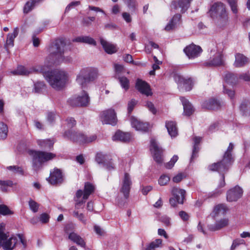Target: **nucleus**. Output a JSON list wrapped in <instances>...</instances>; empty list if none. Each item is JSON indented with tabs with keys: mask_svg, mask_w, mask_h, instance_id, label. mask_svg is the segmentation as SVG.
I'll return each mask as SVG.
<instances>
[{
	"mask_svg": "<svg viewBox=\"0 0 250 250\" xmlns=\"http://www.w3.org/2000/svg\"><path fill=\"white\" fill-rule=\"evenodd\" d=\"M98 77V70L94 67L82 69L77 76L76 82L82 87L86 86L87 83L92 82Z\"/></svg>",
	"mask_w": 250,
	"mask_h": 250,
	"instance_id": "nucleus-5",
	"label": "nucleus"
},
{
	"mask_svg": "<svg viewBox=\"0 0 250 250\" xmlns=\"http://www.w3.org/2000/svg\"><path fill=\"white\" fill-rule=\"evenodd\" d=\"M40 1L41 0H30L27 1L23 8L24 13L27 14L31 11Z\"/></svg>",
	"mask_w": 250,
	"mask_h": 250,
	"instance_id": "nucleus-40",
	"label": "nucleus"
},
{
	"mask_svg": "<svg viewBox=\"0 0 250 250\" xmlns=\"http://www.w3.org/2000/svg\"><path fill=\"white\" fill-rule=\"evenodd\" d=\"M106 156L102 153H98L96 157V161L98 164H104Z\"/></svg>",
	"mask_w": 250,
	"mask_h": 250,
	"instance_id": "nucleus-55",
	"label": "nucleus"
},
{
	"mask_svg": "<svg viewBox=\"0 0 250 250\" xmlns=\"http://www.w3.org/2000/svg\"><path fill=\"white\" fill-rule=\"evenodd\" d=\"M100 42L105 52L109 54H112L117 51L116 46L114 44L107 42L103 38L100 39Z\"/></svg>",
	"mask_w": 250,
	"mask_h": 250,
	"instance_id": "nucleus-26",
	"label": "nucleus"
},
{
	"mask_svg": "<svg viewBox=\"0 0 250 250\" xmlns=\"http://www.w3.org/2000/svg\"><path fill=\"white\" fill-rule=\"evenodd\" d=\"M180 100L182 103L184 107V114L188 116H190L194 110L191 104L184 97H181Z\"/></svg>",
	"mask_w": 250,
	"mask_h": 250,
	"instance_id": "nucleus-29",
	"label": "nucleus"
},
{
	"mask_svg": "<svg viewBox=\"0 0 250 250\" xmlns=\"http://www.w3.org/2000/svg\"><path fill=\"white\" fill-rule=\"evenodd\" d=\"M114 69L115 78H117L119 76H121V75L125 72V69L124 65L121 64L115 63L114 64Z\"/></svg>",
	"mask_w": 250,
	"mask_h": 250,
	"instance_id": "nucleus-42",
	"label": "nucleus"
},
{
	"mask_svg": "<svg viewBox=\"0 0 250 250\" xmlns=\"http://www.w3.org/2000/svg\"><path fill=\"white\" fill-rule=\"evenodd\" d=\"M127 5L128 7L132 10H134L137 6V2L135 0H123Z\"/></svg>",
	"mask_w": 250,
	"mask_h": 250,
	"instance_id": "nucleus-54",
	"label": "nucleus"
},
{
	"mask_svg": "<svg viewBox=\"0 0 250 250\" xmlns=\"http://www.w3.org/2000/svg\"><path fill=\"white\" fill-rule=\"evenodd\" d=\"M181 18V16L180 14H175L170 21L168 22V23L166 25L165 27V30L167 31H170L174 29L177 23L180 21Z\"/></svg>",
	"mask_w": 250,
	"mask_h": 250,
	"instance_id": "nucleus-33",
	"label": "nucleus"
},
{
	"mask_svg": "<svg viewBox=\"0 0 250 250\" xmlns=\"http://www.w3.org/2000/svg\"><path fill=\"white\" fill-rule=\"evenodd\" d=\"M238 78L240 79H242L246 82H250V74L249 72L243 73L240 75Z\"/></svg>",
	"mask_w": 250,
	"mask_h": 250,
	"instance_id": "nucleus-64",
	"label": "nucleus"
},
{
	"mask_svg": "<svg viewBox=\"0 0 250 250\" xmlns=\"http://www.w3.org/2000/svg\"><path fill=\"white\" fill-rule=\"evenodd\" d=\"M73 215L77 218L80 221H81L84 224H86V220L84 218V216L83 213H79L77 210H74L73 212Z\"/></svg>",
	"mask_w": 250,
	"mask_h": 250,
	"instance_id": "nucleus-52",
	"label": "nucleus"
},
{
	"mask_svg": "<svg viewBox=\"0 0 250 250\" xmlns=\"http://www.w3.org/2000/svg\"><path fill=\"white\" fill-rule=\"evenodd\" d=\"M45 84L43 82H38L34 84V91L35 93H39L44 89Z\"/></svg>",
	"mask_w": 250,
	"mask_h": 250,
	"instance_id": "nucleus-47",
	"label": "nucleus"
},
{
	"mask_svg": "<svg viewBox=\"0 0 250 250\" xmlns=\"http://www.w3.org/2000/svg\"><path fill=\"white\" fill-rule=\"evenodd\" d=\"M228 210V208L226 205L223 204L217 205L215 206L213 209L214 216L224 215Z\"/></svg>",
	"mask_w": 250,
	"mask_h": 250,
	"instance_id": "nucleus-34",
	"label": "nucleus"
},
{
	"mask_svg": "<svg viewBox=\"0 0 250 250\" xmlns=\"http://www.w3.org/2000/svg\"><path fill=\"white\" fill-rule=\"evenodd\" d=\"M202 138L201 137H195L194 138V145L192 151V155L191 159L192 160L194 158L196 157V155L198 151V145L200 143Z\"/></svg>",
	"mask_w": 250,
	"mask_h": 250,
	"instance_id": "nucleus-45",
	"label": "nucleus"
},
{
	"mask_svg": "<svg viewBox=\"0 0 250 250\" xmlns=\"http://www.w3.org/2000/svg\"><path fill=\"white\" fill-rule=\"evenodd\" d=\"M229 224V220L227 218H224L222 219H221L218 221H217L214 225V226H213L212 228H210V229L212 230L215 231L216 230H219L222 228H224L227 226H228Z\"/></svg>",
	"mask_w": 250,
	"mask_h": 250,
	"instance_id": "nucleus-39",
	"label": "nucleus"
},
{
	"mask_svg": "<svg viewBox=\"0 0 250 250\" xmlns=\"http://www.w3.org/2000/svg\"><path fill=\"white\" fill-rule=\"evenodd\" d=\"M68 239L83 248L85 247L86 243L84 239L82 238L81 236L74 232H71L69 234Z\"/></svg>",
	"mask_w": 250,
	"mask_h": 250,
	"instance_id": "nucleus-28",
	"label": "nucleus"
},
{
	"mask_svg": "<svg viewBox=\"0 0 250 250\" xmlns=\"http://www.w3.org/2000/svg\"><path fill=\"white\" fill-rule=\"evenodd\" d=\"M211 52L213 55L208 61L204 62L205 66H219L225 65V61L222 51H216L214 50Z\"/></svg>",
	"mask_w": 250,
	"mask_h": 250,
	"instance_id": "nucleus-8",
	"label": "nucleus"
},
{
	"mask_svg": "<svg viewBox=\"0 0 250 250\" xmlns=\"http://www.w3.org/2000/svg\"><path fill=\"white\" fill-rule=\"evenodd\" d=\"M232 161L223 157V159L217 163H213L208 166V169L212 171H217L220 174L224 175L231 164Z\"/></svg>",
	"mask_w": 250,
	"mask_h": 250,
	"instance_id": "nucleus-9",
	"label": "nucleus"
},
{
	"mask_svg": "<svg viewBox=\"0 0 250 250\" xmlns=\"http://www.w3.org/2000/svg\"><path fill=\"white\" fill-rule=\"evenodd\" d=\"M135 87L141 94L146 96H151L152 94L149 84L142 80L138 79L136 81Z\"/></svg>",
	"mask_w": 250,
	"mask_h": 250,
	"instance_id": "nucleus-18",
	"label": "nucleus"
},
{
	"mask_svg": "<svg viewBox=\"0 0 250 250\" xmlns=\"http://www.w3.org/2000/svg\"><path fill=\"white\" fill-rule=\"evenodd\" d=\"M244 240L242 239H236L233 241L231 247V250H234L239 245L244 243Z\"/></svg>",
	"mask_w": 250,
	"mask_h": 250,
	"instance_id": "nucleus-63",
	"label": "nucleus"
},
{
	"mask_svg": "<svg viewBox=\"0 0 250 250\" xmlns=\"http://www.w3.org/2000/svg\"><path fill=\"white\" fill-rule=\"evenodd\" d=\"M40 70L50 85L56 90L63 89L68 82L69 75L63 70L55 69L49 71L45 70L43 66H42Z\"/></svg>",
	"mask_w": 250,
	"mask_h": 250,
	"instance_id": "nucleus-1",
	"label": "nucleus"
},
{
	"mask_svg": "<svg viewBox=\"0 0 250 250\" xmlns=\"http://www.w3.org/2000/svg\"><path fill=\"white\" fill-rule=\"evenodd\" d=\"M132 182L130 175L127 173H125L122 180V187L120 191L123 193L125 197L127 198L129 196Z\"/></svg>",
	"mask_w": 250,
	"mask_h": 250,
	"instance_id": "nucleus-16",
	"label": "nucleus"
},
{
	"mask_svg": "<svg viewBox=\"0 0 250 250\" xmlns=\"http://www.w3.org/2000/svg\"><path fill=\"white\" fill-rule=\"evenodd\" d=\"M117 79L118 80L123 88H124L125 91L129 89V81L126 77L119 76Z\"/></svg>",
	"mask_w": 250,
	"mask_h": 250,
	"instance_id": "nucleus-41",
	"label": "nucleus"
},
{
	"mask_svg": "<svg viewBox=\"0 0 250 250\" xmlns=\"http://www.w3.org/2000/svg\"><path fill=\"white\" fill-rule=\"evenodd\" d=\"M162 240L157 239L148 244L145 249V250H155L157 248L162 246Z\"/></svg>",
	"mask_w": 250,
	"mask_h": 250,
	"instance_id": "nucleus-38",
	"label": "nucleus"
},
{
	"mask_svg": "<svg viewBox=\"0 0 250 250\" xmlns=\"http://www.w3.org/2000/svg\"><path fill=\"white\" fill-rule=\"evenodd\" d=\"M232 12L236 14L238 12L237 0H227Z\"/></svg>",
	"mask_w": 250,
	"mask_h": 250,
	"instance_id": "nucleus-49",
	"label": "nucleus"
},
{
	"mask_svg": "<svg viewBox=\"0 0 250 250\" xmlns=\"http://www.w3.org/2000/svg\"><path fill=\"white\" fill-rule=\"evenodd\" d=\"M132 136L128 132H124L120 130L117 131L112 137L113 141H118L123 143H128L131 141Z\"/></svg>",
	"mask_w": 250,
	"mask_h": 250,
	"instance_id": "nucleus-22",
	"label": "nucleus"
},
{
	"mask_svg": "<svg viewBox=\"0 0 250 250\" xmlns=\"http://www.w3.org/2000/svg\"><path fill=\"white\" fill-rule=\"evenodd\" d=\"M166 127L167 130L169 135L171 137H175L178 134V129L176 124L174 121H166Z\"/></svg>",
	"mask_w": 250,
	"mask_h": 250,
	"instance_id": "nucleus-30",
	"label": "nucleus"
},
{
	"mask_svg": "<svg viewBox=\"0 0 250 250\" xmlns=\"http://www.w3.org/2000/svg\"><path fill=\"white\" fill-rule=\"evenodd\" d=\"M243 194V189L236 186L229 189L227 192V200L229 202H235L239 199Z\"/></svg>",
	"mask_w": 250,
	"mask_h": 250,
	"instance_id": "nucleus-14",
	"label": "nucleus"
},
{
	"mask_svg": "<svg viewBox=\"0 0 250 250\" xmlns=\"http://www.w3.org/2000/svg\"><path fill=\"white\" fill-rule=\"evenodd\" d=\"M192 0H173L171 2V8L172 9H177L181 8V12L185 13L189 8L190 3Z\"/></svg>",
	"mask_w": 250,
	"mask_h": 250,
	"instance_id": "nucleus-20",
	"label": "nucleus"
},
{
	"mask_svg": "<svg viewBox=\"0 0 250 250\" xmlns=\"http://www.w3.org/2000/svg\"><path fill=\"white\" fill-rule=\"evenodd\" d=\"M179 215L184 221H188L189 218L188 214L184 211H180Z\"/></svg>",
	"mask_w": 250,
	"mask_h": 250,
	"instance_id": "nucleus-61",
	"label": "nucleus"
},
{
	"mask_svg": "<svg viewBox=\"0 0 250 250\" xmlns=\"http://www.w3.org/2000/svg\"><path fill=\"white\" fill-rule=\"evenodd\" d=\"M29 153L32 158V166L35 170L40 168L42 163L52 160L56 157L55 154L44 151L30 150Z\"/></svg>",
	"mask_w": 250,
	"mask_h": 250,
	"instance_id": "nucleus-6",
	"label": "nucleus"
},
{
	"mask_svg": "<svg viewBox=\"0 0 250 250\" xmlns=\"http://www.w3.org/2000/svg\"><path fill=\"white\" fill-rule=\"evenodd\" d=\"M13 185V182L10 180L2 181L0 180V189L3 192L7 191L8 187H12Z\"/></svg>",
	"mask_w": 250,
	"mask_h": 250,
	"instance_id": "nucleus-46",
	"label": "nucleus"
},
{
	"mask_svg": "<svg viewBox=\"0 0 250 250\" xmlns=\"http://www.w3.org/2000/svg\"><path fill=\"white\" fill-rule=\"evenodd\" d=\"M178 159V156L174 155L171 158V160L166 164V167L167 169H170L172 168L173 167L174 164L177 161Z\"/></svg>",
	"mask_w": 250,
	"mask_h": 250,
	"instance_id": "nucleus-53",
	"label": "nucleus"
},
{
	"mask_svg": "<svg viewBox=\"0 0 250 250\" xmlns=\"http://www.w3.org/2000/svg\"><path fill=\"white\" fill-rule=\"evenodd\" d=\"M185 175L183 173H180L173 178L172 181L175 183H179L182 181Z\"/></svg>",
	"mask_w": 250,
	"mask_h": 250,
	"instance_id": "nucleus-62",
	"label": "nucleus"
},
{
	"mask_svg": "<svg viewBox=\"0 0 250 250\" xmlns=\"http://www.w3.org/2000/svg\"><path fill=\"white\" fill-rule=\"evenodd\" d=\"M51 185L61 184L63 181V176L61 170L58 168H54L50 172V177L47 179Z\"/></svg>",
	"mask_w": 250,
	"mask_h": 250,
	"instance_id": "nucleus-19",
	"label": "nucleus"
},
{
	"mask_svg": "<svg viewBox=\"0 0 250 250\" xmlns=\"http://www.w3.org/2000/svg\"><path fill=\"white\" fill-rule=\"evenodd\" d=\"M150 150L153 155L154 160L158 164H161L163 162V150L158 145L156 141L152 139L150 141Z\"/></svg>",
	"mask_w": 250,
	"mask_h": 250,
	"instance_id": "nucleus-11",
	"label": "nucleus"
},
{
	"mask_svg": "<svg viewBox=\"0 0 250 250\" xmlns=\"http://www.w3.org/2000/svg\"><path fill=\"white\" fill-rule=\"evenodd\" d=\"M64 136L73 142H78L80 144L88 143L95 141L97 137L95 135L87 137L83 134L72 130L66 131Z\"/></svg>",
	"mask_w": 250,
	"mask_h": 250,
	"instance_id": "nucleus-7",
	"label": "nucleus"
},
{
	"mask_svg": "<svg viewBox=\"0 0 250 250\" xmlns=\"http://www.w3.org/2000/svg\"><path fill=\"white\" fill-rule=\"evenodd\" d=\"M18 33L19 29L18 27H16L14 29L13 33L7 34L5 44V47L7 50H8L9 48L12 47L14 46V40L18 36Z\"/></svg>",
	"mask_w": 250,
	"mask_h": 250,
	"instance_id": "nucleus-25",
	"label": "nucleus"
},
{
	"mask_svg": "<svg viewBox=\"0 0 250 250\" xmlns=\"http://www.w3.org/2000/svg\"><path fill=\"white\" fill-rule=\"evenodd\" d=\"M8 128L3 122H0V139H5L7 136Z\"/></svg>",
	"mask_w": 250,
	"mask_h": 250,
	"instance_id": "nucleus-43",
	"label": "nucleus"
},
{
	"mask_svg": "<svg viewBox=\"0 0 250 250\" xmlns=\"http://www.w3.org/2000/svg\"><path fill=\"white\" fill-rule=\"evenodd\" d=\"M209 13L212 18H216V24L220 28H224L228 24V16L223 3L217 2L213 4Z\"/></svg>",
	"mask_w": 250,
	"mask_h": 250,
	"instance_id": "nucleus-3",
	"label": "nucleus"
},
{
	"mask_svg": "<svg viewBox=\"0 0 250 250\" xmlns=\"http://www.w3.org/2000/svg\"><path fill=\"white\" fill-rule=\"evenodd\" d=\"M170 180V178L167 175H162L158 180L159 184L160 186H163L166 185Z\"/></svg>",
	"mask_w": 250,
	"mask_h": 250,
	"instance_id": "nucleus-50",
	"label": "nucleus"
},
{
	"mask_svg": "<svg viewBox=\"0 0 250 250\" xmlns=\"http://www.w3.org/2000/svg\"><path fill=\"white\" fill-rule=\"evenodd\" d=\"M238 79L236 74L231 73H227L224 76L225 82L231 86L236 85L238 82Z\"/></svg>",
	"mask_w": 250,
	"mask_h": 250,
	"instance_id": "nucleus-32",
	"label": "nucleus"
},
{
	"mask_svg": "<svg viewBox=\"0 0 250 250\" xmlns=\"http://www.w3.org/2000/svg\"><path fill=\"white\" fill-rule=\"evenodd\" d=\"M202 50L199 46L191 44L187 46L184 51L189 59H193L199 56Z\"/></svg>",
	"mask_w": 250,
	"mask_h": 250,
	"instance_id": "nucleus-17",
	"label": "nucleus"
},
{
	"mask_svg": "<svg viewBox=\"0 0 250 250\" xmlns=\"http://www.w3.org/2000/svg\"><path fill=\"white\" fill-rule=\"evenodd\" d=\"M175 81L180 85H182L187 91H190L193 86L194 82L191 78H185L181 75H175Z\"/></svg>",
	"mask_w": 250,
	"mask_h": 250,
	"instance_id": "nucleus-13",
	"label": "nucleus"
},
{
	"mask_svg": "<svg viewBox=\"0 0 250 250\" xmlns=\"http://www.w3.org/2000/svg\"><path fill=\"white\" fill-rule=\"evenodd\" d=\"M234 146L232 143H230L229 144V146L228 147L227 151L225 152L224 157L226 158L227 159H229V160L232 161V157L231 155V152L233 149Z\"/></svg>",
	"mask_w": 250,
	"mask_h": 250,
	"instance_id": "nucleus-48",
	"label": "nucleus"
},
{
	"mask_svg": "<svg viewBox=\"0 0 250 250\" xmlns=\"http://www.w3.org/2000/svg\"><path fill=\"white\" fill-rule=\"evenodd\" d=\"M74 42H84L90 45H96V41L92 38L89 36H81L75 38Z\"/></svg>",
	"mask_w": 250,
	"mask_h": 250,
	"instance_id": "nucleus-36",
	"label": "nucleus"
},
{
	"mask_svg": "<svg viewBox=\"0 0 250 250\" xmlns=\"http://www.w3.org/2000/svg\"><path fill=\"white\" fill-rule=\"evenodd\" d=\"M239 108L244 115L248 116L250 114V101L244 100L242 101Z\"/></svg>",
	"mask_w": 250,
	"mask_h": 250,
	"instance_id": "nucleus-35",
	"label": "nucleus"
},
{
	"mask_svg": "<svg viewBox=\"0 0 250 250\" xmlns=\"http://www.w3.org/2000/svg\"><path fill=\"white\" fill-rule=\"evenodd\" d=\"M131 125L137 130L141 131H147L148 129V124L146 123H143L138 120L134 117L130 118Z\"/></svg>",
	"mask_w": 250,
	"mask_h": 250,
	"instance_id": "nucleus-23",
	"label": "nucleus"
},
{
	"mask_svg": "<svg viewBox=\"0 0 250 250\" xmlns=\"http://www.w3.org/2000/svg\"><path fill=\"white\" fill-rule=\"evenodd\" d=\"M249 62V59L243 54L237 53L235 55L233 65L235 67H242Z\"/></svg>",
	"mask_w": 250,
	"mask_h": 250,
	"instance_id": "nucleus-24",
	"label": "nucleus"
},
{
	"mask_svg": "<svg viewBox=\"0 0 250 250\" xmlns=\"http://www.w3.org/2000/svg\"><path fill=\"white\" fill-rule=\"evenodd\" d=\"M202 106L205 109L214 110L220 106V103L214 99H212L203 102Z\"/></svg>",
	"mask_w": 250,
	"mask_h": 250,
	"instance_id": "nucleus-27",
	"label": "nucleus"
},
{
	"mask_svg": "<svg viewBox=\"0 0 250 250\" xmlns=\"http://www.w3.org/2000/svg\"><path fill=\"white\" fill-rule=\"evenodd\" d=\"M101 120L103 124L115 125L117 123L116 113L113 109L104 111L101 114Z\"/></svg>",
	"mask_w": 250,
	"mask_h": 250,
	"instance_id": "nucleus-12",
	"label": "nucleus"
},
{
	"mask_svg": "<svg viewBox=\"0 0 250 250\" xmlns=\"http://www.w3.org/2000/svg\"><path fill=\"white\" fill-rule=\"evenodd\" d=\"M17 242V239L16 237H11L8 240L7 238L4 240H2L1 243H0L2 247L5 250H11L16 246Z\"/></svg>",
	"mask_w": 250,
	"mask_h": 250,
	"instance_id": "nucleus-31",
	"label": "nucleus"
},
{
	"mask_svg": "<svg viewBox=\"0 0 250 250\" xmlns=\"http://www.w3.org/2000/svg\"><path fill=\"white\" fill-rule=\"evenodd\" d=\"M172 197L169 199L171 206L174 207L178 204H183L185 199L186 191L177 187H174L171 189Z\"/></svg>",
	"mask_w": 250,
	"mask_h": 250,
	"instance_id": "nucleus-10",
	"label": "nucleus"
},
{
	"mask_svg": "<svg viewBox=\"0 0 250 250\" xmlns=\"http://www.w3.org/2000/svg\"><path fill=\"white\" fill-rule=\"evenodd\" d=\"M38 145L44 149L51 148L54 145V141L51 139L39 140L37 141Z\"/></svg>",
	"mask_w": 250,
	"mask_h": 250,
	"instance_id": "nucleus-37",
	"label": "nucleus"
},
{
	"mask_svg": "<svg viewBox=\"0 0 250 250\" xmlns=\"http://www.w3.org/2000/svg\"><path fill=\"white\" fill-rule=\"evenodd\" d=\"M12 211L9 209V208L5 205H0V214L3 215L11 214Z\"/></svg>",
	"mask_w": 250,
	"mask_h": 250,
	"instance_id": "nucleus-51",
	"label": "nucleus"
},
{
	"mask_svg": "<svg viewBox=\"0 0 250 250\" xmlns=\"http://www.w3.org/2000/svg\"><path fill=\"white\" fill-rule=\"evenodd\" d=\"M89 101L87 94L83 91L82 96H79L75 99L71 100V104L74 106H85Z\"/></svg>",
	"mask_w": 250,
	"mask_h": 250,
	"instance_id": "nucleus-21",
	"label": "nucleus"
},
{
	"mask_svg": "<svg viewBox=\"0 0 250 250\" xmlns=\"http://www.w3.org/2000/svg\"><path fill=\"white\" fill-rule=\"evenodd\" d=\"M65 43L62 39L55 40L50 48V54L46 59L49 62L48 66L52 64H58L62 62L70 63L72 62V58L69 56H64V48Z\"/></svg>",
	"mask_w": 250,
	"mask_h": 250,
	"instance_id": "nucleus-2",
	"label": "nucleus"
},
{
	"mask_svg": "<svg viewBox=\"0 0 250 250\" xmlns=\"http://www.w3.org/2000/svg\"><path fill=\"white\" fill-rule=\"evenodd\" d=\"M47 120L48 122H49L50 123H52L56 118V114L55 113L52 112H48L47 113Z\"/></svg>",
	"mask_w": 250,
	"mask_h": 250,
	"instance_id": "nucleus-60",
	"label": "nucleus"
},
{
	"mask_svg": "<svg viewBox=\"0 0 250 250\" xmlns=\"http://www.w3.org/2000/svg\"><path fill=\"white\" fill-rule=\"evenodd\" d=\"M160 220L167 226H168L170 225V218L166 215L162 216L160 218Z\"/></svg>",
	"mask_w": 250,
	"mask_h": 250,
	"instance_id": "nucleus-59",
	"label": "nucleus"
},
{
	"mask_svg": "<svg viewBox=\"0 0 250 250\" xmlns=\"http://www.w3.org/2000/svg\"><path fill=\"white\" fill-rule=\"evenodd\" d=\"M5 225L3 223L0 224V243H1L2 240L7 238V236L3 232Z\"/></svg>",
	"mask_w": 250,
	"mask_h": 250,
	"instance_id": "nucleus-57",
	"label": "nucleus"
},
{
	"mask_svg": "<svg viewBox=\"0 0 250 250\" xmlns=\"http://www.w3.org/2000/svg\"><path fill=\"white\" fill-rule=\"evenodd\" d=\"M42 66H36L35 67H31L27 68L23 66H19L17 68L11 72V73L15 75H21V76H27L29 74L35 72H40V69H41Z\"/></svg>",
	"mask_w": 250,
	"mask_h": 250,
	"instance_id": "nucleus-15",
	"label": "nucleus"
},
{
	"mask_svg": "<svg viewBox=\"0 0 250 250\" xmlns=\"http://www.w3.org/2000/svg\"><path fill=\"white\" fill-rule=\"evenodd\" d=\"M80 3V1H72L70 2L65 8V13L69 11L71 8L79 5Z\"/></svg>",
	"mask_w": 250,
	"mask_h": 250,
	"instance_id": "nucleus-58",
	"label": "nucleus"
},
{
	"mask_svg": "<svg viewBox=\"0 0 250 250\" xmlns=\"http://www.w3.org/2000/svg\"><path fill=\"white\" fill-rule=\"evenodd\" d=\"M29 205L30 209L34 212H36L38 210L39 205L35 201L30 200L29 201Z\"/></svg>",
	"mask_w": 250,
	"mask_h": 250,
	"instance_id": "nucleus-56",
	"label": "nucleus"
},
{
	"mask_svg": "<svg viewBox=\"0 0 250 250\" xmlns=\"http://www.w3.org/2000/svg\"><path fill=\"white\" fill-rule=\"evenodd\" d=\"M95 189L94 185L89 182H86L84 184L83 191L82 189L77 191L74 197L76 209L84 208L85 201L88 198L89 195L94 192Z\"/></svg>",
	"mask_w": 250,
	"mask_h": 250,
	"instance_id": "nucleus-4",
	"label": "nucleus"
},
{
	"mask_svg": "<svg viewBox=\"0 0 250 250\" xmlns=\"http://www.w3.org/2000/svg\"><path fill=\"white\" fill-rule=\"evenodd\" d=\"M7 169L11 171L14 174H19L21 175L24 174V171L21 167L18 166H12L7 167Z\"/></svg>",
	"mask_w": 250,
	"mask_h": 250,
	"instance_id": "nucleus-44",
	"label": "nucleus"
}]
</instances>
